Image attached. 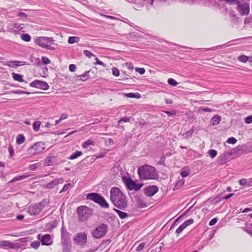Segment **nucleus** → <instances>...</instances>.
<instances>
[{
  "mask_svg": "<svg viewBox=\"0 0 252 252\" xmlns=\"http://www.w3.org/2000/svg\"><path fill=\"white\" fill-rule=\"evenodd\" d=\"M45 207V203L44 202L35 203L29 207L28 212L31 216H36L39 214Z\"/></svg>",
  "mask_w": 252,
  "mask_h": 252,
  "instance_id": "423d86ee",
  "label": "nucleus"
},
{
  "mask_svg": "<svg viewBox=\"0 0 252 252\" xmlns=\"http://www.w3.org/2000/svg\"><path fill=\"white\" fill-rule=\"evenodd\" d=\"M110 200L115 206L121 209H124L127 206L126 196L118 187L111 188Z\"/></svg>",
  "mask_w": 252,
  "mask_h": 252,
  "instance_id": "f257e3e1",
  "label": "nucleus"
},
{
  "mask_svg": "<svg viewBox=\"0 0 252 252\" xmlns=\"http://www.w3.org/2000/svg\"><path fill=\"white\" fill-rule=\"evenodd\" d=\"M252 19L250 18H246L245 20L244 24H249L251 22Z\"/></svg>",
  "mask_w": 252,
  "mask_h": 252,
  "instance_id": "e2e57ef3",
  "label": "nucleus"
},
{
  "mask_svg": "<svg viewBox=\"0 0 252 252\" xmlns=\"http://www.w3.org/2000/svg\"><path fill=\"white\" fill-rule=\"evenodd\" d=\"M90 70L88 71H86L84 74L82 75H80L77 76V78L78 80H81L82 81H85L89 79L90 77L89 73L90 72Z\"/></svg>",
  "mask_w": 252,
  "mask_h": 252,
  "instance_id": "412c9836",
  "label": "nucleus"
},
{
  "mask_svg": "<svg viewBox=\"0 0 252 252\" xmlns=\"http://www.w3.org/2000/svg\"><path fill=\"white\" fill-rule=\"evenodd\" d=\"M114 210L117 213V214H118L119 217L122 219H125L126 218V217H127L128 215L127 214V213H125V212H122L119 210H118L117 209H115V208H114Z\"/></svg>",
  "mask_w": 252,
  "mask_h": 252,
  "instance_id": "bb28decb",
  "label": "nucleus"
},
{
  "mask_svg": "<svg viewBox=\"0 0 252 252\" xmlns=\"http://www.w3.org/2000/svg\"><path fill=\"white\" fill-rule=\"evenodd\" d=\"M21 62L19 61H10L7 63V65L11 67H15L20 66Z\"/></svg>",
  "mask_w": 252,
  "mask_h": 252,
  "instance_id": "c756f323",
  "label": "nucleus"
},
{
  "mask_svg": "<svg viewBox=\"0 0 252 252\" xmlns=\"http://www.w3.org/2000/svg\"><path fill=\"white\" fill-rule=\"evenodd\" d=\"M87 199L94 201V203L98 204L101 207L103 208H108L109 204L106 201L105 198L98 193H90L87 195Z\"/></svg>",
  "mask_w": 252,
  "mask_h": 252,
  "instance_id": "20e7f679",
  "label": "nucleus"
},
{
  "mask_svg": "<svg viewBox=\"0 0 252 252\" xmlns=\"http://www.w3.org/2000/svg\"><path fill=\"white\" fill-rule=\"evenodd\" d=\"M38 164V163H34L33 164L30 165L29 166V169L30 170L34 171L37 168Z\"/></svg>",
  "mask_w": 252,
  "mask_h": 252,
  "instance_id": "49530a36",
  "label": "nucleus"
},
{
  "mask_svg": "<svg viewBox=\"0 0 252 252\" xmlns=\"http://www.w3.org/2000/svg\"><path fill=\"white\" fill-rule=\"evenodd\" d=\"M135 70L141 75L144 74L146 71L145 68L143 67H136Z\"/></svg>",
  "mask_w": 252,
  "mask_h": 252,
  "instance_id": "a19ab883",
  "label": "nucleus"
},
{
  "mask_svg": "<svg viewBox=\"0 0 252 252\" xmlns=\"http://www.w3.org/2000/svg\"><path fill=\"white\" fill-rule=\"evenodd\" d=\"M245 122L248 124L252 123V116L251 115L246 117L245 119Z\"/></svg>",
  "mask_w": 252,
  "mask_h": 252,
  "instance_id": "09e8293b",
  "label": "nucleus"
},
{
  "mask_svg": "<svg viewBox=\"0 0 252 252\" xmlns=\"http://www.w3.org/2000/svg\"><path fill=\"white\" fill-rule=\"evenodd\" d=\"M0 247L2 248H8L10 249H15L19 248L17 244L10 241L3 240L0 242Z\"/></svg>",
  "mask_w": 252,
  "mask_h": 252,
  "instance_id": "dca6fc26",
  "label": "nucleus"
},
{
  "mask_svg": "<svg viewBox=\"0 0 252 252\" xmlns=\"http://www.w3.org/2000/svg\"><path fill=\"white\" fill-rule=\"evenodd\" d=\"M138 174L142 180L154 179L157 177L156 169L148 165L140 167L138 169Z\"/></svg>",
  "mask_w": 252,
  "mask_h": 252,
  "instance_id": "f03ea898",
  "label": "nucleus"
},
{
  "mask_svg": "<svg viewBox=\"0 0 252 252\" xmlns=\"http://www.w3.org/2000/svg\"><path fill=\"white\" fill-rule=\"evenodd\" d=\"M220 121V117L218 115L214 116L212 119V122L213 125L219 124Z\"/></svg>",
  "mask_w": 252,
  "mask_h": 252,
  "instance_id": "72a5a7b5",
  "label": "nucleus"
},
{
  "mask_svg": "<svg viewBox=\"0 0 252 252\" xmlns=\"http://www.w3.org/2000/svg\"><path fill=\"white\" fill-rule=\"evenodd\" d=\"M11 75L12 78L15 81H18L19 82H23L24 81L23 76L22 75L16 73L15 72H13Z\"/></svg>",
  "mask_w": 252,
  "mask_h": 252,
  "instance_id": "aec40b11",
  "label": "nucleus"
},
{
  "mask_svg": "<svg viewBox=\"0 0 252 252\" xmlns=\"http://www.w3.org/2000/svg\"><path fill=\"white\" fill-rule=\"evenodd\" d=\"M21 179H20V176H16L15 178H14L11 181V182H14L17 181H20Z\"/></svg>",
  "mask_w": 252,
  "mask_h": 252,
  "instance_id": "680f3d73",
  "label": "nucleus"
},
{
  "mask_svg": "<svg viewBox=\"0 0 252 252\" xmlns=\"http://www.w3.org/2000/svg\"><path fill=\"white\" fill-rule=\"evenodd\" d=\"M83 154L82 152L81 151H76L73 154L71 155L69 158H68L69 159L73 160L74 159L77 158L79 157L82 156Z\"/></svg>",
  "mask_w": 252,
  "mask_h": 252,
  "instance_id": "7c9ffc66",
  "label": "nucleus"
},
{
  "mask_svg": "<svg viewBox=\"0 0 252 252\" xmlns=\"http://www.w3.org/2000/svg\"><path fill=\"white\" fill-rule=\"evenodd\" d=\"M8 152L11 157H13L14 156V152L11 145H9V147L8 148Z\"/></svg>",
  "mask_w": 252,
  "mask_h": 252,
  "instance_id": "8fccbe9b",
  "label": "nucleus"
},
{
  "mask_svg": "<svg viewBox=\"0 0 252 252\" xmlns=\"http://www.w3.org/2000/svg\"><path fill=\"white\" fill-rule=\"evenodd\" d=\"M22 40L26 42H29L31 40V36L28 33L22 34L21 36Z\"/></svg>",
  "mask_w": 252,
  "mask_h": 252,
  "instance_id": "473e14b6",
  "label": "nucleus"
},
{
  "mask_svg": "<svg viewBox=\"0 0 252 252\" xmlns=\"http://www.w3.org/2000/svg\"><path fill=\"white\" fill-rule=\"evenodd\" d=\"M58 183L59 180H53L47 184L46 188L48 189H52L55 186H57L58 184Z\"/></svg>",
  "mask_w": 252,
  "mask_h": 252,
  "instance_id": "f704fd0d",
  "label": "nucleus"
},
{
  "mask_svg": "<svg viewBox=\"0 0 252 252\" xmlns=\"http://www.w3.org/2000/svg\"><path fill=\"white\" fill-rule=\"evenodd\" d=\"M30 86L43 90H47L49 89V85L46 82L37 80L32 82L30 84Z\"/></svg>",
  "mask_w": 252,
  "mask_h": 252,
  "instance_id": "4468645a",
  "label": "nucleus"
},
{
  "mask_svg": "<svg viewBox=\"0 0 252 252\" xmlns=\"http://www.w3.org/2000/svg\"><path fill=\"white\" fill-rule=\"evenodd\" d=\"M165 113L167 114L168 115H174L176 114L175 112H170L169 111H164Z\"/></svg>",
  "mask_w": 252,
  "mask_h": 252,
  "instance_id": "69168bd1",
  "label": "nucleus"
},
{
  "mask_svg": "<svg viewBox=\"0 0 252 252\" xmlns=\"http://www.w3.org/2000/svg\"><path fill=\"white\" fill-rule=\"evenodd\" d=\"M37 238L40 241L42 245L50 246L53 244L51 235L49 234H46L43 235L39 234L37 235Z\"/></svg>",
  "mask_w": 252,
  "mask_h": 252,
  "instance_id": "ddd939ff",
  "label": "nucleus"
},
{
  "mask_svg": "<svg viewBox=\"0 0 252 252\" xmlns=\"http://www.w3.org/2000/svg\"><path fill=\"white\" fill-rule=\"evenodd\" d=\"M24 217L23 215H19L16 217L18 220H22L24 219Z\"/></svg>",
  "mask_w": 252,
  "mask_h": 252,
  "instance_id": "338daca9",
  "label": "nucleus"
},
{
  "mask_svg": "<svg viewBox=\"0 0 252 252\" xmlns=\"http://www.w3.org/2000/svg\"><path fill=\"white\" fill-rule=\"evenodd\" d=\"M76 66L74 64H71L69 66V70L71 72H74L76 70Z\"/></svg>",
  "mask_w": 252,
  "mask_h": 252,
  "instance_id": "603ef678",
  "label": "nucleus"
},
{
  "mask_svg": "<svg viewBox=\"0 0 252 252\" xmlns=\"http://www.w3.org/2000/svg\"><path fill=\"white\" fill-rule=\"evenodd\" d=\"M25 141V137L22 134H19L16 137V143L18 144H21Z\"/></svg>",
  "mask_w": 252,
  "mask_h": 252,
  "instance_id": "c85d7f7f",
  "label": "nucleus"
},
{
  "mask_svg": "<svg viewBox=\"0 0 252 252\" xmlns=\"http://www.w3.org/2000/svg\"><path fill=\"white\" fill-rule=\"evenodd\" d=\"M77 213L82 221L85 220L90 216L91 210L85 206H80L77 208Z\"/></svg>",
  "mask_w": 252,
  "mask_h": 252,
  "instance_id": "9b49d317",
  "label": "nucleus"
},
{
  "mask_svg": "<svg viewBox=\"0 0 252 252\" xmlns=\"http://www.w3.org/2000/svg\"><path fill=\"white\" fill-rule=\"evenodd\" d=\"M100 15L104 17H105L108 19H111V20H117V18L116 17L112 16L106 15H104V14H100Z\"/></svg>",
  "mask_w": 252,
  "mask_h": 252,
  "instance_id": "5fc2aeb1",
  "label": "nucleus"
},
{
  "mask_svg": "<svg viewBox=\"0 0 252 252\" xmlns=\"http://www.w3.org/2000/svg\"><path fill=\"white\" fill-rule=\"evenodd\" d=\"M30 176L31 175L30 174H26L23 175H21V176H20V179H21V180H24V179L30 177Z\"/></svg>",
  "mask_w": 252,
  "mask_h": 252,
  "instance_id": "13d9d810",
  "label": "nucleus"
},
{
  "mask_svg": "<svg viewBox=\"0 0 252 252\" xmlns=\"http://www.w3.org/2000/svg\"><path fill=\"white\" fill-rule=\"evenodd\" d=\"M124 95L128 98H140L141 97V94L138 93H129L125 94Z\"/></svg>",
  "mask_w": 252,
  "mask_h": 252,
  "instance_id": "4be33fe9",
  "label": "nucleus"
},
{
  "mask_svg": "<svg viewBox=\"0 0 252 252\" xmlns=\"http://www.w3.org/2000/svg\"><path fill=\"white\" fill-rule=\"evenodd\" d=\"M56 157H47L44 161V164L46 166H51L52 165L53 163L55 161V159H56Z\"/></svg>",
  "mask_w": 252,
  "mask_h": 252,
  "instance_id": "6ab92c4d",
  "label": "nucleus"
},
{
  "mask_svg": "<svg viewBox=\"0 0 252 252\" xmlns=\"http://www.w3.org/2000/svg\"><path fill=\"white\" fill-rule=\"evenodd\" d=\"M6 237H9V236H10V237H17L18 236V235L17 234V233H12V234H5L4 235Z\"/></svg>",
  "mask_w": 252,
  "mask_h": 252,
  "instance_id": "4d7b16f0",
  "label": "nucleus"
},
{
  "mask_svg": "<svg viewBox=\"0 0 252 252\" xmlns=\"http://www.w3.org/2000/svg\"><path fill=\"white\" fill-rule=\"evenodd\" d=\"M146 244L144 242L141 243L136 248V251L137 252H140L141 251L144 247H145Z\"/></svg>",
  "mask_w": 252,
  "mask_h": 252,
  "instance_id": "a18cd8bd",
  "label": "nucleus"
},
{
  "mask_svg": "<svg viewBox=\"0 0 252 252\" xmlns=\"http://www.w3.org/2000/svg\"><path fill=\"white\" fill-rule=\"evenodd\" d=\"M217 221L218 220L217 218H214L210 221L209 224L210 226H213L217 223Z\"/></svg>",
  "mask_w": 252,
  "mask_h": 252,
  "instance_id": "864d4df0",
  "label": "nucleus"
},
{
  "mask_svg": "<svg viewBox=\"0 0 252 252\" xmlns=\"http://www.w3.org/2000/svg\"><path fill=\"white\" fill-rule=\"evenodd\" d=\"M239 183L241 185H244L246 184V180L245 179H242L239 180Z\"/></svg>",
  "mask_w": 252,
  "mask_h": 252,
  "instance_id": "bf43d9fd",
  "label": "nucleus"
},
{
  "mask_svg": "<svg viewBox=\"0 0 252 252\" xmlns=\"http://www.w3.org/2000/svg\"><path fill=\"white\" fill-rule=\"evenodd\" d=\"M95 60L96 61V63H94V65H100L103 67L106 66V64L103 62L100 61L97 58H95Z\"/></svg>",
  "mask_w": 252,
  "mask_h": 252,
  "instance_id": "c03bdc74",
  "label": "nucleus"
},
{
  "mask_svg": "<svg viewBox=\"0 0 252 252\" xmlns=\"http://www.w3.org/2000/svg\"><path fill=\"white\" fill-rule=\"evenodd\" d=\"M39 246L40 242L37 241H33L31 244V246L35 249H37L39 247Z\"/></svg>",
  "mask_w": 252,
  "mask_h": 252,
  "instance_id": "4c0bfd02",
  "label": "nucleus"
},
{
  "mask_svg": "<svg viewBox=\"0 0 252 252\" xmlns=\"http://www.w3.org/2000/svg\"><path fill=\"white\" fill-rule=\"evenodd\" d=\"M27 25L25 24H18L16 23H11L7 26V29L9 32L14 33L15 34H19L21 32H26V28Z\"/></svg>",
  "mask_w": 252,
  "mask_h": 252,
  "instance_id": "39448f33",
  "label": "nucleus"
},
{
  "mask_svg": "<svg viewBox=\"0 0 252 252\" xmlns=\"http://www.w3.org/2000/svg\"><path fill=\"white\" fill-rule=\"evenodd\" d=\"M45 149V144L39 142L30 147L27 150V152L28 154L35 155L41 153Z\"/></svg>",
  "mask_w": 252,
  "mask_h": 252,
  "instance_id": "0eeeda50",
  "label": "nucleus"
},
{
  "mask_svg": "<svg viewBox=\"0 0 252 252\" xmlns=\"http://www.w3.org/2000/svg\"><path fill=\"white\" fill-rule=\"evenodd\" d=\"M249 211H252V208H245L243 211L242 212L243 213H246V212H248Z\"/></svg>",
  "mask_w": 252,
  "mask_h": 252,
  "instance_id": "0e129e2a",
  "label": "nucleus"
},
{
  "mask_svg": "<svg viewBox=\"0 0 252 252\" xmlns=\"http://www.w3.org/2000/svg\"><path fill=\"white\" fill-rule=\"evenodd\" d=\"M123 180L126 188L130 190H138L143 186V184H137L129 178L124 177Z\"/></svg>",
  "mask_w": 252,
  "mask_h": 252,
  "instance_id": "6e6552de",
  "label": "nucleus"
},
{
  "mask_svg": "<svg viewBox=\"0 0 252 252\" xmlns=\"http://www.w3.org/2000/svg\"><path fill=\"white\" fill-rule=\"evenodd\" d=\"M41 125V122L39 121H35L32 125L33 129L34 131L37 132L39 130Z\"/></svg>",
  "mask_w": 252,
  "mask_h": 252,
  "instance_id": "2f4dec72",
  "label": "nucleus"
},
{
  "mask_svg": "<svg viewBox=\"0 0 252 252\" xmlns=\"http://www.w3.org/2000/svg\"><path fill=\"white\" fill-rule=\"evenodd\" d=\"M167 82L169 85L172 86H175L178 84V83L176 82V81L173 78L168 79Z\"/></svg>",
  "mask_w": 252,
  "mask_h": 252,
  "instance_id": "79ce46f5",
  "label": "nucleus"
},
{
  "mask_svg": "<svg viewBox=\"0 0 252 252\" xmlns=\"http://www.w3.org/2000/svg\"><path fill=\"white\" fill-rule=\"evenodd\" d=\"M67 118V114H63L61 115L60 119L62 121L63 120L66 119Z\"/></svg>",
  "mask_w": 252,
  "mask_h": 252,
  "instance_id": "6e6d98bb",
  "label": "nucleus"
},
{
  "mask_svg": "<svg viewBox=\"0 0 252 252\" xmlns=\"http://www.w3.org/2000/svg\"><path fill=\"white\" fill-rule=\"evenodd\" d=\"M41 61L42 63L44 64H48L51 63L50 60L47 57L44 56L42 57Z\"/></svg>",
  "mask_w": 252,
  "mask_h": 252,
  "instance_id": "58836bf2",
  "label": "nucleus"
},
{
  "mask_svg": "<svg viewBox=\"0 0 252 252\" xmlns=\"http://www.w3.org/2000/svg\"><path fill=\"white\" fill-rule=\"evenodd\" d=\"M237 140L234 137H231L227 139L226 142L229 144H234L237 142Z\"/></svg>",
  "mask_w": 252,
  "mask_h": 252,
  "instance_id": "37998d69",
  "label": "nucleus"
},
{
  "mask_svg": "<svg viewBox=\"0 0 252 252\" xmlns=\"http://www.w3.org/2000/svg\"><path fill=\"white\" fill-rule=\"evenodd\" d=\"M80 41V37L78 36H70L68 39V43L69 44H74L78 43Z\"/></svg>",
  "mask_w": 252,
  "mask_h": 252,
  "instance_id": "b1692460",
  "label": "nucleus"
},
{
  "mask_svg": "<svg viewBox=\"0 0 252 252\" xmlns=\"http://www.w3.org/2000/svg\"><path fill=\"white\" fill-rule=\"evenodd\" d=\"M237 59L240 62L246 63L248 62V56L245 55H240L237 58Z\"/></svg>",
  "mask_w": 252,
  "mask_h": 252,
  "instance_id": "cd10ccee",
  "label": "nucleus"
},
{
  "mask_svg": "<svg viewBox=\"0 0 252 252\" xmlns=\"http://www.w3.org/2000/svg\"><path fill=\"white\" fill-rule=\"evenodd\" d=\"M112 72L113 75L115 76H119L120 74V71L118 68L116 67H113L112 68Z\"/></svg>",
  "mask_w": 252,
  "mask_h": 252,
  "instance_id": "ea45409f",
  "label": "nucleus"
},
{
  "mask_svg": "<svg viewBox=\"0 0 252 252\" xmlns=\"http://www.w3.org/2000/svg\"><path fill=\"white\" fill-rule=\"evenodd\" d=\"M129 118L127 117H123L121 118L119 121H118V124H119L121 122H124L125 123H127L129 122Z\"/></svg>",
  "mask_w": 252,
  "mask_h": 252,
  "instance_id": "3c124183",
  "label": "nucleus"
},
{
  "mask_svg": "<svg viewBox=\"0 0 252 252\" xmlns=\"http://www.w3.org/2000/svg\"><path fill=\"white\" fill-rule=\"evenodd\" d=\"M122 67L123 69L126 68L127 70V71L125 70L122 71L123 73L126 76H129V75L133 71L134 67L131 63H125L122 64Z\"/></svg>",
  "mask_w": 252,
  "mask_h": 252,
  "instance_id": "f3484780",
  "label": "nucleus"
},
{
  "mask_svg": "<svg viewBox=\"0 0 252 252\" xmlns=\"http://www.w3.org/2000/svg\"><path fill=\"white\" fill-rule=\"evenodd\" d=\"M107 226L106 225L101 224L97 227L93 232V236L97 239H99L103 237L107 231Z\"/></svg>",
  "mask_w": 252,
  "mask_h": 252,
  "instance_id": "1a4fd4ad",
  "label": "nucleus"
},
{
  "mask_svg": "<svg viewBox=\"0 0 252 252\" xmlns=\"http://www.w3.org/2000/svg\"><path fill=\"white\" fill-rule=\"evenodd\" d=\"M71 184L70 183L64 185L60 192L65 191L71 187Z\"/></svg>",
  "mask_w": 252,
  "mask_h": 252,
  "instance_id": "de8ad7c7",
  "label": "nucleus"
},
{
  "mask_svg": "<svg viewBox=\"0 0 252 252\" xmlns=\"http://www.w3.org/2000/svg\"><path fill=\"white\" fill-rule=\"evenodd\" d=\"M185 184V180L184 179H180L176 183L174 187V190L178 189H180Z\"/></svg>",
  "mask_w": 252,
  "mask_h": 252,
  "instance_id": "a878e982",
  "label": "nucleus"
},
{
  "mask_svg": "<svg viewBox=\"0 0 252 252\" xmlns=\"http://www.w3.org/2000/svg\"><path fill=\"white\" fill-rule=\"evenodd\" d=\"M17 16H19V17H24V18H26L27 17V14L25 13H23V12H20L18 14H17Z\"/></svg>",
  "mask_w": 252,
  "mask_h": 252,
  "instance_id": "052dcab7",
  "label": "nucleus"
},
{
  "mask_svg": "<svg viewBox=\"0 0 252 252\" xmlns=\"http://www.w3.org/2000/svg\"><path fill=\"white\" fill-rule=\"evenodd\" d=\"M237 9L241 15H248L250 11L249 4L244 1H237Z\"/></svg>",
  "mask_w": 252,
  "mask_h": 252,
  "instance_id": "f8f14e48",
  "label": "nucleus"
},
{
  "mask_svg": "<svg viewBox=\"0 0 252 252\" xmlns=\"http://www.w3.org/2000/svg\"><path fill=\"white\" fill-rule=\"evenodd\" d=\"M94 143L95 142L94 141H93L92 139H88L87 141L84 142L82 144V148L85 149V148H88L89 146H90L91 145L94 146Z\"/></svg>",
  "mask_w": 252,
  "mask_h": 252,
  "instance_id": "5701e85b",
  "label": "nucleus"
},
{
  "mask_svg": "<svg viewBox=\"0 0 252 252\" xmlns=\"http://www.w3.org/2000/svg\"><path fill=\"white\" fill-rule=\"evenodd\" d=\"M158 191V188L156 186H150L145 189V193L148 196H152Z\"/></svg>",
  "mask_w": 252,
  "mask_h": 252,
  "instance_id": "a211bd4d",
  "label": "nucleus"
},
{
  "mask_svg": "<svg viewBox=\"0 0 252 252\" xmlns=\"http://www.w3.org/2000/svg\"><path fill=\"white\" fill-rule=\"evenodd\" d=\"M208 153H209V156L212 158H214L217 156L218 152L215 150L211 149L208 151Z\"/></svg>",
  "mask_w": 252,
  "mask_h": 252,
  "instance_id": "e433bc0d",
  "label": "nucleus"
},
{
  "mask_svg": "<svg viewBox=\"0 0 252 252\" xmlns=\"http://www.w3.org/2000/svg\"><path fill=\"white\" fill-rule=\"evenodd\" d=\"M190 173V170L188 168H183L180 171V174L183 178H185L189 175Z\"/></svg>",
  "mask_w": 252,
  "mask_h": 252,
  "instance_id": "393cba45",
  "label": "nucleus"
},
{
  "mask_svg": "<svg viewBox=\"0 0 252 252\" xmlns=\"http://www.w3.org/2000/svg\"><path fill=\"white\" fill-rule=\"evenodd\" d=\"M84 54L88 58L90 59L92 57H95V55L89 50H85L83 51Z\"/></svg>",
  "mask_w": 252,
  "mask_h": 252,
  "instance_id": "c9c22d12",
  "label": "nucleus"
},
{
  "mask_svg": "<svg viewBox=\"0 0 252 252\" xmlns=\"http://www.w3.org/2000/svg\"><path fill=\"white\" fill-rule=\"evenodd\" d=\"M165 102L167 104H171V103H172L173 102V101L171 99H166L165 100Z\"/></svg>",
  "mask_w": 252,
  "mask_h": 252,
  "instance_id": "774afa93",
  "label": "nucleus"
},
{
  "mask_svg": "<svg viewBox=\"0 0 252 252\" xmlns=\"http://www.w3.org/2000/svg\"><path fill=\"white\" fill-rule=\"evenodd\" d=\"M194 220L192 219L187 220L183 222L176 230V233L178 235L182 232V231L186 229L188 226L193 224Z\"/></svg>",
  "mask_w": 252,
  "mask_h": 252,
  "instance_id": "2eb2a0df",
  "label": "nucleus"
},
{
  "mask_svg": "<svg viewBox=\"0 0 252 252\" xmlns=\"http://www.w3.org/2000/svg\"><path fill=\"white\" fill-rule=\"evenodd\" d=\"M54 41L53 38L46 36L37 37L34 40L36 44L42 48L51 50H55V48L52 46Z\"/></svg>",
  "mask_w": 252,
  "mask_h": 252,
  "instance_id": "7ed1b4c3",
  "label": "nucleus"
},
{
  "mask_svg": "<svg viewBox=\"0 0 252 252\" xmlns=\"http://www.w3.org/2000/svg\"><path fill=\"white\" fill-rule=\"evenodd\" d=\"M87 235L84 232L77 233L73 238L74 243L81 246H84L87 243Z\"/></svg>",
  "mask_w": 252,
  "mask_h": 252,
  "instance_id": "9d476101",
  "label": "nucleus"
}]
</instances>
